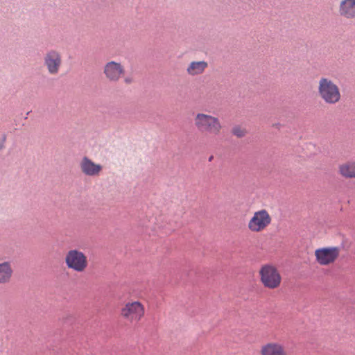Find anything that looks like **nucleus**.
<instances>
[{
	"mask_svg": "<svg viewBox=\"0 0 355 355\" xmlns=\"http://www.w3.org/2000/svg\"><path fill=\"white\" fill-rule=\"evenodd\" d=\"M258 275L262 286L269 290H275L280 287L282 277L277 267L272 263L261 266Z\"/></svg>",
	"mask_w": 355,
	"mask_h": 355,
	"instance_id": "obj_1",
	"label": "nucleus"
},
{
	"mask_svg": "<svg viewBox=\"0 0 355 355\" xmlns=\"http://www.w3.org/2000/svg\"><path fill=\"white\" fill-rule=\"evenodd\" d=\"M318 94L327 104H336L341 99L339 87L328 78H321L318 82Z\"/></svg>",
	"mask_w": 355,
	"mask_h": 355,
	"instance_id": "obj_2",
	"label": "nucleus"
},
{
	"mask_svg": "<svg viewBox=\"0 0 355 355\" xmlns=\"http://www.w3.org/2000/svg\"><path fill=\"white\" fill-rule=\"evenodd\" d=\"M194 125L200 132L214 135H220L222 130V124L218 117L202 112L196 114Z\"/></svg>",
	"mask_w": 355,
	"mask_h": 355,
	"instance_id": "obj_3",
	"label": "nucleus"
},
{
	"mask_svg": "<svg viewBox=\"0 0 355 355\" xmlns=\"http://www.w3.org/2000/svg\"><path fill=\"white\" fill-rule=\"evenodd\" d=\"M64 262L69 269L76 272H83L88 267L86 254L77 249L69 250L65 254Z\"/></svg>",
	"mask_w": 355,
	"mask_h": 355,
	"instance_id": "obj_4",
	"label": "nucleus"
},
{
	"mask_svg": "<svg viewBox=\"0 0 355 355\" xmlns=\"http://www.w3.org/2000/svg\"><path fill=\"white\" fill-rule=\"evenodd\" d=\"M272 223V216L264 209L254 212L248 222V229L252 233H260L266 230Z\"/></svg>",
	"mask_w": 355,
	"mask_h": 355,
	"instance_id": "obj_5",
	"label": "nucleus"
},
{
	"mask_svg": "<svg viewBox=\"0 0 355 355\" xmlns=\"http://www.w3.org/2000/svg\"><path fill=\"white\" fill-rule=\"evenodd\" d=\"M145 315V306L139 301L130 300L124 304L121 309V315L130 322L140 321Z\"/></svg>",
	"mask_w": 355,
	"mask_h": 355,
	"instance_id": "obj_6",
	"label": "nucleus"
},
{
	"mask_svg": "<svg viewBox=\"0 0 355 355\" xmlns=\"http://www.w3.org/2000/svg\"><path fill=\"white\" fill-rule=\"evenodd\" d=\"M340 249L338 246L323 247L315 250L316 262L320 266H329L339 257Z\"/></svg>",
	"mask_w": 355,
	"mask_h": 355,
	"instance_id": "obj_7",
	"label": "nucleus"
},
{
	"mask_svg": "<svg viewBox=\"0 0 355 355\" xmlns=\"http://www.w3.org/2000/svg\"><path fill=\"white\" fill-rule=\"evenodd\" d=\"M125 67L121 62L110 61L103 67V73L110 82H118L125 74Z\"/></svg>",
	"mask_w": 355,
	"mask_h": 355,
	"instance_id": "obj_8",
	"label": "nucleus"
},
{
	"mask_svg": "<svg viewBox=\"0 0 355 355\" xmlns=\"http://www.w3.org/2000/svg\"><path fill=\"white\" fill-rule=\"evenodd\" d=\"M44 64L51 74L58 73L62 64L60 54L55 51L48 52L44 57Z\"/></svg>",
	"mask_w": 355,
	"mask_h": 355,
	"instance_id": "obj_9",
	"label": "nucleus"
},
{
	"mask_svg": "<svg viewBox=\"0 0 355 355\" xmlns=\"http://www.w3.org/2000/svg\"><path fill=\"white\" fill-rule=\"evenodd\" d=\"M81 171L88 176H97L103 169L101 164H96L87 157H84L80 162Z\"/></svg>",
	"mask_w": 355,
	"mask_h": 355,
	"instance_id": "obj_10",
	"label": "nucleus"
},
{
	"mask_svg": "<svg viewBox=\"0 0 355 355\" xmlns=\"http://www.w3.org/2000/svg\"><path fill=\"white\" fill-rule=\"evenodd\" d=\"M340 15L346 19H355V0H342L339 4Z\"/></svg>",
	"mask_w": 355,
	"mask_h": 355,
	"instance_id": "obj_11",
	"label": "nucleus"
},
{
	"mask_svg": "<svg viewBox=\"0 0 355 355\" xmlns=\"http://www.w3.org/2000/svg\"><path fill=\"white\" fill-rule=\"evenodd\" d=\"M260 353L261 355H287L284 347L277 342H270L263 345Z\"/></svg>",
	"mask_w": 355,
	"mask_h": 355,
	"instance_id": "obj_12",
	"label": "nucleus"
},
{
	"mask_svg": "<svg viewBox=\"0 0 355 355\" xmlns=\"http://www.w3.org/2000/svg\"><path fill=\"white\" fill-rule=\"evenodd\" d=\"M208 67L206 61H193L189 64L187 73L191 76L202 74Z\"/></svg>",
	"mask_w": 355,
	"mask_h": 355,
	"instance_id": "obj_13",
	"label": "nucleus"
},
{
	"mask_svg": "<svg viewBox=\"0 0 355 355\" xmlns=\"http://www.w3.org/2000/svg\"><path fill=\"white\" fill-rule=\"evenodd\" d=\"M12 275V269L10 263L5 261L0 263V284L10 282Z\"/></svg>",
	"mask_w": 355,
	"mask_h": 355,
	"instance_id": "obj_14",
	"label": "nucleus"
},
{
	"mask_svg": "<svg viewBox=\"0 0 355 355\" xmlns=\"http://www.w3.org/2000/svg\"><path fill=\"white\" fill-rule=\"evenodd\" d=\"M339 173L346 178H355V162H348L338 167Z\"/></svg>",
	"mask_w": 355,
	"mask_h": 355,
	"instance_id": "obj_15",
	"label": "nucleus"
},
{
	"mask_svg": "<svg viewBox=\"0 0 355 355\" xmlns=\"http://www.w3.org/2000/svg\"><path fill=\"white\" fill-rule=\"evenodd\" d=\"M232 133L238 137H243L245 135L246 130L244 128L237 126L233 128Z\"/></svg>",
	"mask_w": 355,
	"mask_h": 355,
	"instance_id": "obj_16",
	"label": "nucleus"
},
{
	"mask_svg": "<svg viewBox=\"0 0 355 355\" xmlns=\"http://www.w3.org/2000/svg\"><path fill=\"white\" fill-rule=\"evenodd\" d=\"M124 81L127 84H130L132 82V78L131 77H126L124 79Z\"/></svg>",
	"mask_w": 355,
	"mask_h": 355,
	"instance_id": "obj_17",
	"label": "nucleus"
}]
</instances>
